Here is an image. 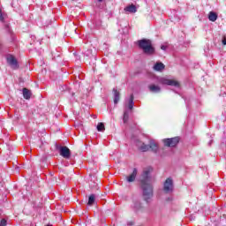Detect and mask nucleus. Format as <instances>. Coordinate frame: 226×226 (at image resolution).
<instances>
[{"label": "nucleus", "mask_w": 226, "mask_h": 226, "mask_svg": "<svg viewBox=\"0 0 226 226\" xmlns=\"http://www.w3.org/2000/svg\"><path fill=\"white\" fill-rule=\"evenodd\" d=\"M153 168H147L143 170L140 177L141 189L143 191V197L146 202H149L153 198V185L151 184V177Z\"/></svg>", "instance_id": "nucleus-1"}, {"label": "nucleus", "mask_w": 226, "mask_h": 226, "mask_svg": "<svg viewBox=\"0 0 226 226\" xmlns=\"http://www.w3.org/2000/svg\"><path fill=\"white\" fill-rule=\"evenodd\" d=\"M138 45L144 54L147 56H153L154 54V47H153V42L149 39H142L138 41Z\"/></svg>", "instance_id": "nucleus-2"}, {"label": "nucleus", "mask_w": 226, "mask_h": 226, "mask_svg": "<svg viewBox=\"0 0 226 226\" xmlns=\"http://www.w3.org/2000/svg\"><path fill=\"white\" fill-rule=\"evenodd\" d=\"M158 82L162 86H173L174 87H179V83L174 79H169L167 78H159Z\"/></svg>", "instance_id": "nucleus-3"}, {"label": "nucleus", "mask_w": 226, "mask_h": 226, "mask_svg": "<svg viewBox=\"0 0 226 226\" xmlns=\"http://www.w3.org/2000/svg\"><path fill=\"white\" fill-rule=\"evenodd\" d=\"M163 192L164 193H172L174 192V182L172 178H167L163 185Z\"/></svg>", "instance_id": "nucleus-4"}, {"label": "nucleus", "mask_w": 226, "mask_h": 226, "mask_svg": "<svg viewBox=\"0 0 226 226\" xmlns=\"http://www.w3.org/2000/svg\"><path fill=\"white\" fill-rule=\"evenodd\" d=\"M162 142L167 147H176L179 144V137L164 139Z\"/></svg>", "instance_id": "nucleus-5"}, {"label": "nucleus", "mask_w": 226, "mask_h": 226, "mask_svg": "<svg viewBox=\"0 0 226 226\" xmlns=\"http://www.w3.org/2000/svg\"><path fill=\"white\" fill-rule=\"evenodd\" d=\"M59 154L65 158V160H70V156H72V151L68 147H59Z\"/></svg>", "instance_id": "nucleus-6"}, {"label": "nucleus", "mask_w": 226, "mask_h": 226, "mask_svg": "<svg viewBox=\"0 0 226 226\" xmlns=\"http://www.w3.org/2000/svg\"><path fill=\"white\" fill-rule=\"evenodd\" d=\"M7 63L13 68V70H17L19 68V62H17V59L13 56H7Z\"/></svg>", "instance_id": "nucleus-7"}, {"label": "nucleus", "mask_w": 226, "mask_h": 226, "mask_svg": "<svg viewBox=\"0 0 226 226\" xmlns=\"http://www.w3.org/2000/svg\"><path fill=\"white\" fill-rule=\"evenodd\" d=\"M136 146L138 149L142 153H146L149 151V145H146L144 142L140 141L139 139L136 140Z\"/></svg>", "instance_id": "nucleus-8"}, {"label": "nucleus", "mask_w": 226, "mask_h": 226, "mask_svg": "<svg viewBox=\"0 0 226 226\" xmlns=\"http://www.w3.org/2000/svg\"><path fill=\"white\" fill-rule=\"evenodd\" d=\"M154 70L155 72H162V70H165V64H163V63H162V62H157L154 65Z\"/></svg>", "instance_id": "nucleus-9"}, {"label": "nucleus", "mask_w": 226, "mask_h": 226, "mask_svg": "<svg viewBox=\"0 0 226 226\" xmlns=\"http://www.w3.org/2000/svg\"><path fill=\"white\" fill-rule=\"evenodd\" d=\"M113 93H114V103L115 105H117V103H119L121 94L116 88H113Z\"/></svg>", "instance_id": "nucleus-10"}, {"label": "nucleus", "mask_w": 226, "mask_h": 226, "mask_svg": "<svg viewBox=\"0 0 226 226\" xmlns=\"http://www.w3.org/2000/svg\"><path fill=\"white\" fill-rule=\"evenodd\" d=\"M132 209L137 213L142 209V203L139 200H134L132 205Z\"/></svg>", "instance_id": "nucleus-11"}, {"label": "nucleus", "mask_w": 226, "mask_h": 226, "mask_svg": "<svg viewBox=\"0 0 226 226\" xmlns=\"http://www.w3.org/2000/svg\"><path fill=\"white\" fill-rule=\"evenodd\" d=\"M148 89L151 93H160V91H162V88L160 87V86H156L154 84H152L148 87Z\"/></svg>", "instance_id": "nucleus-12"}, {"label": "nucleus", "mask_w": 226, "mask_h": 226, "mask_svg": "<svg viewBox=\"0 0 226 226\" xmlns=\"http://www.w3.org/2000/svg\"><path fill=\"white\" fill-rule=\"evenodd\" d=\"M124 11H128V13H137V7L134 4L128 5L124 8Z\"/></svg>", "instance_id": "nucleus-13"}, {"label": "nucleus", "mask_w": 226, "mask_h": 226, "mask_svg": "<svg viewBox=\"0 0 226 226\" xmlns=\"http://www.w3.org/2000/svg\"><path fill=\"white\" fill-rule=\"evenodd\" d=\"M218 19V14H216V12L215 11H210L208 14V20H210V22H216Z\"/></svg>", "instance_id": "nucleus-14"}, {"label": "nucleus", "mask_w": 226, "mask_h": 226, "mask_svg": "<svg viewBox=\"0 0 226 226\" xmlns=\"http://www.w3.org/2000/svg\"><path fill=\"white\" fill-rule=\"evenodd\" d=\"M32 94H33L31 93V91L29 89L23 88V97L25 98V100H30Z\"/></svg>", "instance_id": "nucleus-15"}, {"label": "nucleus", "mask_w": 226, "mask_h": 226, "mask_svg": "<svg viewBox=\"0 0 226 226\" xmlns=\"http://www.w3.org/2000/svg\"><path fill=\"white\" fill-rule=\"evenodd\" d=\"M148 149H151L153 153H158V144L153 141L150 142V144L148 145Z\"/></svg>", "instance_id": "nucleus-16"}, {"label": "nucleus", "mask_w": 226, "mask_h": 226, "mask_svg": "<svg viewBox=\"0 0 226 226\" xmlns=\"http://www.w3.org/2000/svg\"><path fill=\"white\" fill-rule=\"evenodd\" d=\"M135 177H137V170H133L132 173L127 177V182L133 183V181H135Z\"/></svg>", "instance_id": "nucleus-17"}, {"label": "nucleus", "mask_w": 226, "mask_h": 226, "mask_svg": "<svg viewBox=\"0 0 226 226\" xmlns=\"http://www.w3.org/2000/svg\"><path fill=\"white\" fill-rule=\"evenodd\" d=\"M96 200V195L94 194H91L88 198V202L87 205L88 206H93V204H94V201Z\"/></svg>", "instance_id": "nucleus-18"}, {"label": "nucleus", "mask_w": 226, "mask_h": 226, "mask_svg": "<svg viewBox=\"0 0 226 226\" xmlns=\"http://www.w3.org/2000/svg\"><path fill=\"white\" fill-rule=\"evenodd\" d=\"M133 94H131L129 102H128V109L129 110H132L133 109Z\"/></svg>", "instance_id": "nucleus-19"}, {"label": "nucleus", "mask_w": 226, "mask_h": 226, "mask_svg": "<svg viewBox=\"0 0 226 226\" xmlns=\"http://www.w3.org/2000/svg\"><path fill=\"white\" fill-rule=\"evenodd\" d=\"M129 112L128 109H125L124 112V117H123V122L126 124V123H128V119H129Z\"/></svg>", "instance_id": "nucleus-20"}, {"label": "nucleus", "mask_w": 226, "mask_h": 226, "mask_svg": "<svg viewBox=\"0 0 226 226\" xmlns=\"http://www.w3.org/2000/svg\"><path fill=\"white\" fill-rule=\"evenodd\" d=\"M97 131L98 132H105V124H103V123H99L97 124Z\"/></svg>", "instance_id": "nucleus-21"}, {"label": "nucleus", "mask_w": 226, "mask_h": 226, "mask_svg": "<svg viewBox=\"0 0 226 226\" xmlns=\"http://www.w3.org/2000/svg\"><path fill=\"white\" fill-rule=\"evenodd\" d=\"M8 225V222L6 221V219H2L0 221V226H6Z\"/></svg>", "instance_id": "nucleus-22"}, {"label": "nucleus", "mask_w": 226, "mask_h": 226, "mask_svg": "<svg viewBox=\"0 0 226 226\" xmlns=\"http://www.w3.org/2000/svg\"><path fill=\"white\" fill-rule=\"evenodd\" d=\"M167 202H172L174 200V198L172 196L166 199Z\"/></svg>", "instance_id": "nucleus-23"}, {"label": "nucleus", "mask_w": 226, "mask_h": 226, "mask_svg": "<svg viewBox=\"0 0 226 226\" xmlns=\"http://www.w3.org/2000/svg\"><path fill=\"white\" fill-rule=\"evenodd\" d=\"M161 49L162 50H167V45H162Z\"/></svg>", "instance_id": "nucleus-24"}, {"label": "nucleus", "mask_w": 226, "mask_h": 226, "mask_svg": "<svg viewBox=\"0 0 226 226\" xmlns=\"http://www.w3.org/2000/svg\"><path fill=\"white\" fill-rule=\"evenodd\" d=\"M5 28L7 29L8 33H11V31L10 30V26L9 25H5Z\"/></svg>", "instance_id": "nucleus-25"}, {"label": "nucleus", "mask_w": 226, "mask_h": 226, "mask_svg": "<svg viewBox=\"0 0 226 226\" xmlns=\"http://www.w3.org/2000/svg\"><path fill=\"white\" fill-rule=\"evenodd\" d=\"M222 44L226 45V36H223L222 38Z\"/></svg>", "instance_id": "nucleus-26"}, {"label": "nucleus", "mask_w": 226, "mask_h": 226, "mask_svg": "<svg viewBox=\"0 0 226 226\" xmlns=\"http://www.w3.org/2000/svg\"><path fill=\"white\" fill-rule=\"evenodd\" d=\"M212 142H213V140H210V142L208 143V144H209V146H211Z\"/></svg>", "instance_id": "nucleus-27"}, {"label": "nucleus", "mask_w": 226, "mask_h": 226, "mask_svg": "<svg viewBox=\"0 0 226 226\" xmlns=\"http://www.w3.org/2000/svg\"><path fill=\"white\" fill-rule=\"evenodd\" d=\"M128 225H133V223L132 222H129Z\"/></svg>", "instance_id": "nucleus-28"}, {"label": "nucleus", "mask_w": 226, "mask_h": 226, "mask_svg": "<svg viewBox=\"0 0 226 226\" xmlns=\"http://www.w3.org/2000/svg\"><path fill=\"white\" fill-rule=\"evenodd\" d=\"M103 0H98L99 3H102Z\"/></svg>", "instance_id": "nucleus-29"}, {"label": "nucleus", "mask_w": 226, "mask_h": 226, "mask_svg": "<svg viewBox=\"0 0 226 226\" xmlns=\"http://www.w3.org/2000/svg\"><path fill=\"white\" fill-rule=\"evenodd\" d=\"M87 56L89 57V53H87Z\"/></svg>", "instance_id": "nucleus-30"}]
</instances>
